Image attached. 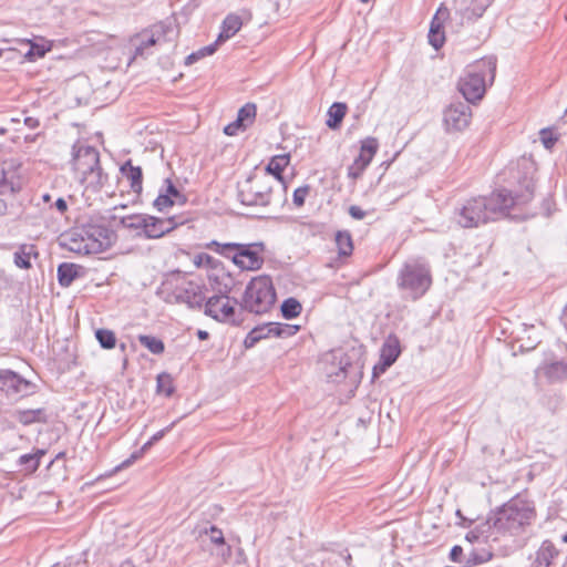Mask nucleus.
I'll list each match as a JSON object with an SVG mask.
<instances>
[{
	"label": "nucleus",
	"instance_id": "412c9836",
	"mask_svg": "<svg viewBox=\"0 0 567 567\" xmlns=\"http://www.w3.org/2000/svg\"><path fill=\"white\" fill-rule=\"evenodd\" d=\"M241 28H243V20L238 14H236V13L227 14L221 22L220 32L216 39V44L219 45L220 43L229 40L235 34H237Z\"/></svg>",
	"mask_w": 567,
	"mask_h": 567
},
{
	"label": "nucleus",
	"instance_id": "f3484780",
	"mask_svg": "<svg viewBox=\"0 0 567 567\" xmlns=\"http://www.w3.org/2000/svg\"><path fill=\"white\" fill-rule=\"evenodd\" d=\"M257 107L254 103L245 104L239 111L237 118L224 127V133L228 136L237 135L239 132L251 126L256 120Z\"/></svg>",
	"mask_w": 567,
	"mask_h": 567
},
{
	"label": "nucleus",
	"instance_id": "0eeeda50",
	"mask_svg": "<svg viewBox=\"0 0 567 567\" xmlns=\"http://www.w3.org/2000/svg\"><path fill=\"white\" fill-rule=\"evenodd\" d=\"M158 293L167 303H186L189 308H202L205 301L200 287L181 276L167 278Z\"/></svg>",
	"mask_w": 567,
	"mask_h": 567
},
{
	"label": "nucleus",
	"instance_id": "ea45409f",
	"mask_svg": "<svg viewBox=\"0 0 567 567\" xmlns=\"http://www.w3.org/2000/svg\"><path fill=\"white\" fill-rule=\"evenodd\" d=\"M310 187L302 186L293 192V204L296 208H301L305 204L306 197L309 195Z\"/></svg>",
	"mask_w": 567,
	"mask_h": 567
},
{
	"label": "nucleus",
	"instance_id": "2eb2a0df",
	"mask_svg": "<svg viewBox=\"0 0 567 567\" xmlns=\"http://www.w3.org/2000/svg\"><path fill=\"white\" fill-rule=\"evenodd\" d=\"M471 109L462 103L450 105L444 113V123L449 131H462L470 125Z\"/></svg>",
	"mask_w": 567,
	"mask_h": 567
},
{
	"label": "nucleus",
	"instance_id": "aec40b11",
	"mask_svg": "<svg viewBox=\"0 0 567 567\" xmlns=\"http://www.w3.org/2000/svg\"><path fill=\"white\" fill-rule=\"evenodd\" d=\"M291 156L289 153L272 156L265 167L268 175L274 176L279 183L286 185L284 172L290 165Z\"/></svg>",
	"mask_w": 567,
	"mask_h": 567
},
{
	"label": "nucleus",
	"instance_id": "9b49d317",
	"mask_svg": "<svg viewBox=\"0 0 567 567\" xmlns=\"http://www.w3.org/2000/svg\"><path fill=\"white\" fill-rule=\"evenodd\" d=\"M379 150V142L375 137H367L360 142L359 154L348 167V177L358 179L370 165Z\"/></svg>",
	"mask_w": 567,
	"mask_h": 567
},
{
	"label": "nucleus",
	"instance_id": "9d476101",
	"mask_svg": "<svg viewBox=\"0 0 567 567\" xmlns=\"http://www.w3.org/2000/svg\"><path fill=\"white\" fill-rule=\"evenodd\" d=\"M205 315L218 322H234L235 305L227 293H218L209 297L204 303Z\"/></svg>",
	"mask_w": 567,
	"mask_h": 567
},
{
	"label": "nucleus",
	"instance_id": "f8f14e48",
	"mask_svg": "<svg viewBox=\"0 0 567 567\" xmlns=\"http://www.w3.org/2000/svg\"><path fill=\"white\" fill-rule=\"evenodd\" d=\"M0 391L10 399L23 398L33 391V384L11 370H0Z\"/></svg>",
	"mask_w": 567,
	"mask_h": 567
},
{
	"label": "nucleus",
	"instance_id": "864d4df0",
	"mask_svg": "<svg viewBox=\"0 0 567 567\" xmlns=\"http://www.w3.org/2000/svg\"><path fill=\"white\" fill-rule=\"evenodd\" d=\"M303 567H319V566L316 564H308V565H305Z\"/></svg>",
	"mask_w": 567,
	"mask_h": 567
},
{
	"label": "nucleus",
	"instance_id": "393cba45",
	"mask_svg": "<svg viewBox=\"0 0 567 567\" xmlns=\"http://www.w3.org/2000/svg\"><path fill=\"white\" fill-rule=\"evenodd\" d=\"M37 256L38 251L34 245L23 244L14 252L13 261L18 268L29 269L31 268V258Z\"/></svg>",
	"mask_w": 567,
	"mask_h": 567
},
{
	"label": "nucleus",
	"instance_id": "6ab92c4d",
	"mask_svg": "<svg viewBox=\"0 0 567 567\" xmlns=\"http://www.w3.org/2000/svg\"><path fill=\"white\" fill-rule=\"evenodd\" d=\"M449 9L444 6H441L432 19L429 31V42L436 50L440 49L445 42L443 24L449 19Z\"/></svg>",
	"mask_w": 567,
	"mask_h": 567
},
{
	"label": "nucleus",
	"instance_id": "2f4dec72",
	"mask_svg": "<svg viewBox=\"0 0 567 567\" xmlns=\"http://www.w3.org/2000/svg\"><path fill=\"white\" fill-rule=\"evenodd\" d=\"M270 338L265 326L254 328L245 338L244 346L249 349L256 346L260 340Z\"/></svg>",
	"mask_w": 567,
	"mask_h": 567
},
{
	"label": "nucleus",
	"instance_id": "09e8293b",
	"mask_svg": "<svg viewBox=\"0 0 567 567\" xmlns=\"http://www.w3.org/2000/svg\"><path fill=\"white\" fill-rule=\"evenodd\" d=\"M471 561H473V563H482V561H484V559H483V558L477 559L476 557H474V558H468L467 563H471Z\"/></svg>",
	"mask_w": 567,
	"mask_h": 567
},
{
	"label": "nucleus",
	"instance_id": "4be33fe9",
	"mask_svg": "<svg viewBox=\"0 0 567 567\" xmlns=\"http://www.w3.org/2000/svg\"><path fill=\"white\" fill-rule=\"evenodd\" d=\"M13 417L22 425H31L33 423H47L49 417L45 409H28L17 410L13 413Z\"/></svg>",
	"mask_w": 567,
	"mask_h": 567
},
{
	"label": "nucleus",
	"instance_id": "c03bdc74",
	"mask_svg": "<svg viewBox=\"0 0 567 567\" xmlns=\"http://www.w3.org/2000/svg\"><path fill=\"white\" fill-rule=\"evenodd\" d=\"M266 330L268 331L269 337L280 338V329H275L274 327H279V322H268L264 324Z\"/></svg>",
	"mask_w": 567,
	"mask_h": 567
},
{
	"label": "nucleus",
	"instance_id": "6e6d98bb",
	"mask_svg": "<svg viewBox=\"0 0 567 567\" xmlns=\"http://www.w3.org/2000/svg\"><path fill=\"white\" fill-rule=\"evenodd\" d=\"M506 216H507V217H517L518 215H511V214H507Z\"/></svg>",
	"mask_w": 567,
	"mask_h": 567
},
{
	"label": "nucleus",
	"instance_id": "f704fd0d",
	"mask_svg": "<svg viewBox=\"0 0 567 567\" xmlns=\"http://www.w3.org/2000/svg\"><path fill=\"white\" fill-rule=\"evenodd\" d=\"M488 220L486 215H458L456 223L463 228H472L480 224H486Z\"/></svg>",
	"mask_w": 567,
	"mask_h": 567
},
{
	"label": "nucleus",
	"instance_id": "7ed1b4c3",
	"mask_svg": "<svg viewBox=\"0 0 567 567\" xmlns=\"http://www.w3.org/2000/svg\"><path fill=\"white\" fill-rule=\"evenodd\" d=\"M185 221V219H177L176 215L168 217L155 215H124L121 218V224L124 229L130 231L133 236H143L146 238H159Z\"/></svg>",
	"mask_w": 567,
	"mask_h": 567
},
{
	"label": "nucleus",
	"instance_id": "603ef678",
	"mask_svg": "<svg viewBox=\"0 0 567 567\" xmlns=\"http://www.w3.org/2000/svg\"><path fill=\"white\" fill-rule=\"evenodd\" d=\"M350 213L354 214V213H360V212L355 207H351Z\"/></svg>",
	"mask_w": 567,
	"mask_h": 567
},
{
	"label": "nucleus",
	"instance_id": "58836bf2",
	"mask_svg": "<svg viewBox=\"0 0 567 567\" xmlns=\"http://www.w3.org/2000/svg\"><path fill=\"white\" fill-rule=\"evenodd\" d=\"M157 392L171 396L174 392L173 379L168 373L157 375Z\"/></svg>",
	"mask_w": 567,
	"mask_h": 567
},
{
	"label": "nucleus",
	"instance_id": "5fc2aeb1",
	"mask_svg": "<svg viewBox=\"0 0 567 567\" xmlns=\"http://www.w3.org/2000/svg\"><path fill=\"white\" fill-rule=\"evenodd\" d=\"M563 540L567 543V533L564 535Z\"/></svg>",
	"mask_w": 567,
	"mask_h": 567
},
{
	"label": "nucleus",
	"instance_id": "a18cd8bd",
	"mask_svg": "<svg viewBox=\"0 0 567 567\" xmlns=\"http://www.w3.org/2000/svg\"><path fill=\"white\" fill-rule=\"evenodd\" d=\"M550 135V132L548 130H543L542 131V140H543V143L544 145L547 147V148H550L554 143H555V138H553Z\"/></svg>",
	"mask_w": 567,
	"mask_h": 567
},
{
	"label": "nucleus",
	"instance_id": "423d86ee",
	"mask_svg": "<svg viewBox=\"0 0 567 567\" xmlns=\"http://www.w3.org/2000/svg\"><path fill=\"white\" fill-rule=\"evenodd\" d=\"M276 302V290L269 276L252 278L244 292L243 309L257 315L268 312Z\"/></svg>",
	"mask_w": 567,
	"mask_h": 567
},
{
	"label": "nucleus",
	"instance_id": "b1692460",
	"mask_svg": "<svg viewBox=\"0 0 567 567\" xmlns=\"http://www.w3.org/2000/svg\"><path fill=\"white\" fill-rule=\"evenodd\" d=\"M84 274V268L80 265L63 262L58 267V280L62 287H69L72 282Z\"/></svg>",
	"mask_w": 567,
	"mask_h": 567
},
{
	"label": "nucleus",
	"instance_id": "c9c22d12",
	"mask_svg": "<svg viewBox=\"0 0 567 567\" xmlns=\"http://www.w3.org/2000/svg\"><path fill=\"white\" fill-rule=\"evenodd\" d=\"M205 534L209 535L210 543L225 547V550L221 551V555H230V547L225 546V538L221 529L216 526H210L208 529H205Z\"/></svg>",
	"mask_w": 567,
	"mask_h": 567
},
{
	"label": "nucleus",
	"instance_id": "a19ab883",
	"mask_svg": "<svg viewBox=\"0 0 567 567\" xmlns=\"http://www.w3.org/2000/svg\"><path fill=\"white\" fill-rule=\"evenodd\" d=\"M496 202H501L504 208H508L514 204V197L505 189L497 190L493 194Z\"/></svg>",
	"mask_w": 567,
	"mask_h": 567
},
{
	"label": "nucleus",
	"instance_id": "dca6fc26",
	"mask_svg": "<svg viewBox=\"0 0 567 567\" xmlns=\"http://www.w3.org/2000/svg\"><path fill=\"white\" fill-rule=\"evenodd\" d=\"M185 203L186 196L181 193L171 181H166L165 187L154 200V206L158 210H166L173 207H179Z\"/></svg>",
	"mask_w": 567,
	"mask_h": 567
},
{
	"label": "nucleus",
	"instance_id": "3c124183",
	"mask_svg": "<svg viewBox=\"0 0 567 567\" xmlns=\"http://www.w3.org/2000/svg\"><path fill=\"white\" fill-rule=\"evenodd\" d=\"M354 218L357 219H362L364 217V215H361V214H358V215H352Z\"/></svg>",
	"mask_w": 567,
	"mask_h": 567
},
{
	"label": "nucleus",
	"instance_id": "20e7f679",
	"mask_svg": "<svg viewBox=\"0 0 567 567\" xmlns=\"http://www.w3.org/2000/svg\"><path fill=\"white\" fill-rule=\"evenodd\" d=\"M496 71V63L493 59H481L470 65L466 74L461 79L458 89L468 102L482 100L486 91L485 78L493 81Z\"/></svg>",
	"mask_w": 567,
	"mask_h": 567
},
{
	"label": "nucleus",
	"instance_id": "8fccbe9b",
	"mask_svg": "<svg viewBox=\"0 0 567 567\" xmlns=\"http://www.w3.org/2000/svg\"><path fill=\"white\" fill-rule=\"evenodd\" d=\"M42 199H43L44 203H49L51 200V196L49 194H44L42 196Z\"/></svg>",
	"mask_w": 567,
	"mask_h": 567
},
{
	"label": "nucleus",
	"instance_id": "5701e85b",
	"mask_svg": "<svg viewBox=\"0 0 567 567\" xmlns=\"http://www.w3.org/2000/svg\"><path fill=\"white\" fill-rule=\"evenodd\" d=\"M121 173L124 179L130 185L133 193L138 195L142 192L143 185V174L141 167L133 166L132 163L128 161L124 165H122Z\"/></svg>",
	"mask_w": 567,
	"mask_h": 567
},
{
	"label": "nucleus",
	"instance_id": "c756f323",
	"mask_svg": "<svg viewBox=\"0 0 567 567\" xmlns=\"http://www.w3.org/2000/svg\"><path fill=\"white\" fill-rule=\"evenodd\" d=\"M137 339L143 347L154 354H162L165 350L164 342L156 337L140 334Z\"/></svg>",
	"mask_w": 567,
	"mask_h": 567
},
{
	"label": "nucleus",
	"instance_id": "a211bd4d",
	"mask_svg": "<svg viewBox=\"0 0 567 567\" xmlns=\"http://www.w3.org/2000/svg\"><path fill=\"white\" fill-rule=\"evenodd\" d=\"M17 42L20 45L29 47V50L24 53V59L28 62H34L39 59H42L53 49V41L40 35H37L32 39H19Z\"/></svg>",
	"mask_w": 567,
	"mask_h": 567
},
{
	"label": "nucleus",
	"instance_id": "e433bc0d",
	"mask_svg": "<svg viewBox=\"0 0 567 567\" xmlns=\"http://www.w3.org/2000/svg\"><path fill=\"white\" fill-rule=\"evenodd\" d=\"M95 337L104 349H113L116 344L115 333L107 329H99L95 332Z\"/></svg>",
	"mask_w": 567,
	"mask_h": 567
},
{
	"label": "nucleus",
	"instance_id": "ddd939ff",
	"mask_svg": "<svg viewBox=\"0 0 567 567\" xmlns=\"http://www.w3.org/2000/svg\"><path fill=\"white\" fill-rule=\"evenodd\" d=\"M401 353L400 341L395 336H389L380 350V361L373 367V378L384 373Z\"/></svg>",
	"mask_w": 567,
	"mask_h": 567
},
{
	"label": "nucleus",
	"instance_id": "72a5a7b5",
	"mask_svg": "<svg viewBox=\"0 0 567 567\" xmlns=\"http://www.w3.org/2000/svg\"><path fill=\"white\" fill-rule=\"evenodd\" d=\"M217 47H218V44H216V42H215L207 47L200 48L196 52H193L186 56L185 64L192 65V64L196 63L197 61H199L200 59H204L206 56L214 54L217 50Z\"/></svg>",
	"mask_w": 567,
	"mask_h": 567
},
{
	"label": "nucleus",
	"instance_id": "79ce46f5",
	"mask_svg": "<svg viewBox=\"0 0 567 567\" xmlns=\"http://www.w3.org/2000/svg\"><path fill=\"white\" fill-rule=\"evenodd\" d=\"M275 329H280V338H288L297 333L299 330L298 326H292L288 323H279V327H274Z\"/></svg>",
	"mask_w": 567,
	"mask_h": 567
},
{
	"label": "nucleus",
	"instance_id": "37998d69",
	"mask_svg": "<svg viewBox=\"0 0 567 567\" xmlns=\"http://www.w3.org/2000/svg\"><path fill=\"white\" fill-rule=\"evenodd\" d=\"M463 556V548L458 545L452 547L450 553V559L454 563H462L461 557Z\"/></svg>",
	"mask_w": 567,
	"mask_h": 567
},
{
	"label": "nucleus",
	"instance_id": "473e14b6",
	"mask_svg": "<svg viewBox=\"0 0 567 567\" xmlns=\"http://www.w3.org/2000/svg\"><path fill=\"white\" fill-rule=\"evenodd\" d=\"M301 310V303L295 298H288L281 305V312L286 319H293L298 317Z\"/></svg>",
	"mask_w": 567,
	"mask_h": 567
},
{
	"label": "nucleus",
	"instance_id": "39448f33",
	"mask_svg": "<svg viewBox=\"0 0 567 567\" xmlns=\"http://www.w3.org/2000/svg\"><path fill=\"white\" fill-rule=\"evenodd\" d=\"M399 289L413 300L422 297L431 287L432 276L427 265L414 259L405 262L396 278Z\"/></svg>",
	"mask_w": 567,
	"mask_h": 567
},
{
	"label": "nucleus",
	"instance_id": "7c9ffc66",
	"mask_svg": "<svg viewBox=\"0 0 567 567\" xmlns=\"http://www.w3.org/2000/svg\"><path fill=\"white\" fill-rule=\"evenodd\" d=\"M44 453L43 450H38L35 453L21 455L19 464L25 466V471L33 473L38 470L40 460Z\"/></svg>",
	"mask_w": 567,
	"mask_h": 567
},
{
	"label": "nucleus",
	"instance_id": "4c0bfd02",
	"mask_svg": "<svg viewBox=\"0 0 567 567\" xmlns=\"http://www.w3.org/2000/svg\"><path fill=\"white\" fill-rule=\"evenodd\" d=\"M164 433H165V430H162V431H159V432L155 433V434L151 437V440H150V441H147V442L143 445V447H142L141 452L133 453V454L131 455V457H130V458L125 460V461H124L120 466H117V467H116V471H117V470H121V468H124V467L130 466V465H131L135 460H137V458L140 457V455H141V453H142L143 451H145L146 449H148V447H150L151 445H153L156 441L161 440V439L164 436Z\"/></svg>",
	"mask_w": 567,
	"mask_h": 567
},
{
	"label": "nucleus",
	"instance_id": "a878e982",
	"mask_svg": "<svg viewBox=\"0 0 567 567\" xmlns=\"http://www.w3.org/2000/svg\"><path fill=\"white\" fill-rule=\"evenodd\" d=\"M557 555L558 550L555 545L549 540H545L536 551L534 565L535 567H548Z\"/></svg>",
	"mask_w": 567,
	"mask_h": 567
},
{
	"label": "nucleus",
	"instance_id": "cd10ccee",
	"mask_svg": "<svg viewBox=\"0 0 567 567\" xmlns=\"http://www.w3.org/2000/svg\"><path fill=\"white\" fill-rule=\"evenodd\" d=\"M339 256L348 257L353 251V241L348 230H338L334 236Z\"/></svg>",
	"mask_w": 567,
	"mask_h": 567
},
{
	"label": "nucleus",
	"instance_id": "49530a36",
	"mask_svg": "<svg viewBox=\"0 0 567 567\" xmlns=\"http://www.w3.org/2000/svg\"><path fill=\"white\" fill-rule=\"evenodd\" d=\"M55 207H56V209H58V210H60V212H64V210H66V208H68V207H66V203H65V200H64L63 198H58V199L55 200Z\"/></svg>",
	"mask_w": 567,
	"mask_h": 567
},
{
	"label": "nucleus",
	"instance_id": "f03ea898",
	"mask_svg": "<svg viewBox=\"0 0 567 567\" xmlns=\"http://www.w3.org/2000/svg\"><path fill=\"white\" fill-rule=\"evenodd\" d=\"M535 518V509L529 502L512 498L495 515L493 526L503 534L519 535Z\"/></svg>",
	"mask_w": 567,
	"mask_h": 567
},
{
	"label": "nucleus",
	"instance_id": "4468645a",
	"mask_svg": "<svg viewBox=\"0 0 567 567\" xmlns=\"http://www.w3.org/2000/svg\"><path fill=\"white\" fill-rule=\"evenodd\" d=\"M225 249L237 250L234 256V262L241 269L258 270L264 264L262 257L258 252L252 251L249 245L225 244Z\"/></svg>",
	"mask_w": 567,
	"mask_h": 567
},
{
	"label": "nucleus",
	"instance_id": "f257e3e1",
	"mask_svg": "<svg viewBox=\"0 0 567 567\" xmlns=\"http://www.w3.org/2000/svg\"><path fill=\"white\" fill-rule=\"evenodd\" d=\"M59 240L72 252L92 255L107 250L115 243L116 234L103 225L84 224L63 233Z\"/></svg>",
	"mask_w": 567,
	"mask_h": 567
},
{
	"label": "nucleus",
	"instance_id": "1a4fd4ad",
	"mask_svg": "<svg viewBox=\"0 0 567 567\" xmlns=\"http://www.w3.org/2000/svg\"><path fill=\"white\" fill-rule=\"evenodd\" d=\"M169 31V24L164 21H158L133 35L131 38V42H133L135 47L133 59L144 55L150 48L166 41V35Z\"/></svg>",
	"mask_w": 567,
	"mask_h": 567
},
{
	"label": "nucleus",
	"instance_id": "4d7b16f0",
	"mask_svg": "<svg viewBox=\"0 0 567 567\" xmlns=\"http://www.w3.org/2000/svg\"><path fill=\"white\" fill-rule=\"evenodd\" d=\"M362 2H368L369 0H361Z\"/></svg>",
	"mask_w": 567,
	"mask_h": 567
},
{
	"label": "nucleus",
	"instance_id": "de8ad7c7",
	"mask_svg": "<svg viewBox=\"0 0 567 567\" xmlns=\"http://www.w3.org/2000/svg\"><path fill=\"white\" fill-rule=\"evenodd\" d=\"M197 337L200 340H207L209 338V333L207 331H205V330H198L197 331Z\"/></svg>",
	"mask_w": 567,
	"mask_h": 567
},
{
	"label": "nucleus",
	"instance_id": "6e6552de",
	"mask_svg": "<svg viewBox=\"0 0 567 567\" xmlns=\"http://www.w3.org/2000/svg\"><path fill=\"white\" fill-rule=\"evenodd\" d=\"M73 150L72 169L75 177L82 183L97 178L101 173L99 152L87 145H75Z\"/></svg>",
	"mask_w": 567,
	"mask_h": 567
},
{
	"label": "nucleus",
	"instance_id": "c85d7f7f",
	"mask_svg": "<svg viewBox=\"0 0 567 567\" xmlns=\"http://www.w3.org/2000/svg\"><path fill=\"white\" fill-rule=\"evenodd\" d=\"M545 374L550 381L567 380V363L556 361L545 368Z\"/></svg>",
	"mask_w": 567,
	"mask_h": 567
},
{
	"label": "nucleus",
	"instance_id": "bb28decb",
	"mask_svg": "<svg viewBox=\"0 0 567 567\" xmlns=\"http://www.w3.org/2000/svg\"><path fill=\"white\" fill-rule=\"evenodd\" d=\"M348 111V106L344 103L336 102L333 103L329 110H328V120L327 125L328 127L336 130L338 128Z\"/></svg>",
	"mask_w": 567,
	"mask_h": 567
}]
</instances>
